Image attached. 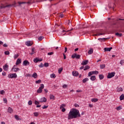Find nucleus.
Returning <instances> with one entry per match:
<instances>
[{
	"label": "nucleus",
	"instance_id": "obj_47",
	"mask_svg": "<svg viewBox=\"0 0 124 124\" xmlns=\"http://www.w3.org/2000/svg\"><path fill=\"white\" fill-rule=\"evenodd\" d=\"M39 66L40 67H44V64H43V63H41L39 65Z\"/></svg>",
	"mask_w": 124,
	"mask_h": 124
},
{
	"label": "nucleus",
	"instance_id": "obj_27",
	"mask_svg": "<svg viewBox=\"0 0 124 124\" xmlns=\"http://www.w3.org/2000/svg\"><path fill=\"white\" fill-rule=\"evenodd\" d=\"M93 48H91L88 51V54L91 55V54H93Z\"/></svg>",
	"mask_w": 124,
	"mask_h": 124
},
{
	"label": "nucleus",
	"instance_id": "obj_4",
	"mask_svg": "<svg viewBox=\"0 0 124 124\" xmlns=\"http://www.w3.org/2000/svg\"><path fill=\"white\" fill-rule=\"evenodd\" d=\"M98 74V71H91L88 74V76H92V75H97Z\"/></svg>",
	"mask_w": 124,
	"mask_h": 124
},
{
	"label": "nucleus",
	"instance_id": "obj_36",
	"mask_svg": "<svg viewBox=\"0 0 124 124\" xmlns=\"http://www.w3.org/2000/svg\"><path fill=\"white\" fill-rule=\"evenodd\" d=\"M88 69H90V66H86L85 67V68L84 69V70L85 71V70H87Z\"/></svg>",
	"mask_w": 124,
	"mask_h": 124
},
{
	"label": "nucleus",
	"instance_id": "obj_8",
	"mask_svg": "<svg viewBox=\"0 0 124 124\" xmlns=\"http://www.w3.org/2000/svg\"><path fill=\"white\" fill-rule=\"evenodd\" d=\"M112 49H113V47H105L104 48V51L105 52H110V51H111V50H112Z\"/></svg>",
	"mask_w": 124,
	"mask_h": 124
},
{
	"label": "nucleus",
	"instance_id": "obj_46",
	"mask_svg": "<svg viewBox=\"0 0 124 124\" xmlns=\"http://www.w3.org/2000/svg\"><path fill=\"white\" fill-rule=\"evenodd\" d=\"M28 104L29 105H31L32 104V101H31V100L29 101L28 102Z\"/></svg>",
	"mask_w": 124,
	"mask_h": 124
},
{
	"label": "nucleus",
	"instance_id": "obj_55",
	"mask_svg": "<svg viewBox=\"0 0 124 124\" xmlns=\"http://www.w3.org/2000/svg\"><path fill=\"white\" fill-rule=\"evenodd\" d=\"M106 38H99L98 40H105Z\"/></svg>",
	"mask_w": 124,
	"mask_h": 124
},
{
	"label": "nucleus",
	"instance_id": "obj_15",
	"mask_svg": "<svg viewBox=\"0 0 124 124\" xmlns=\"http://www.w3.org/2000/svg\"><path fill=\"white\" fill-rule=\"evenodd\" d=\"M47 99L45 97H42L40 99V102H46Z\"/></svg>",
	"mask_w": 124,
	"mask_h": 124
},
{
	"label": "nucleus",
	"instance_id": "obj_56",
	"mask_svg": "<svg viewBox=\"0 0 124 124\" xmlns=\"http://www.w3.org/2000/svg\"><path fill=\"white\" fill-rule=\"evenodd\" d=\"M2 75H3V76H5L6 75V73H5V72H3Z\"/></svg>",
	"mask_w": 124,
	"mask_h": 124
},
{
	"label": "nucleus",
	"instance_id": "obj_64",
	"mask_svg": "<svg viewBox=\"0 0 124 124\" xmlns=\"http://www.w3.org/2000/svg\"><path fill=\"white\" fill-rule=\"evenodd\" d=\"M89 107H90V108H93V105H92V104H89Z\"/></svg>",
	"mask_w": 124,
	"mask_h": 124
},
{
	"label": "nucleus",
	"instance_id": "obj_16",
	"mask_svg": "<svg viewBox=\"0 0 124 124\" xmlns=\"http://www.w3.org/2000/svg\"><path fill=\"white\" fill-rule=\"evenodd\" d=\"M21 62H22V61L21 60V59H18L16 60V65H18V64H20V63H21Z\"/></svg>",
	"mask_w": 124,
	"mask_h": 124
},
{
	"label": "nucleus",
	"instance_id": "obj_13",
	"mask_svg": "<svg viewBox=\"0 0 124 124\" xmlns=\"http://www.w3.org/2000/svg\"><path fill=\"white\" fill-rule=\"evenodd\" d=\"M73 76L77 77L79 75V73L78 71H73L72 72Z\"/></svg>",
	"mask_w": 124,
	"mask_h": 124
},
{
	"label": "nucleus",
	"instance_id": "obj_53",
	"mask_svg": "<svg viewBox=\"0 0 124 124\" xmlns=\"http://www.w3.org/2000/svg\"><path fill=\"white\" fill-rule=\"evenodd\" d=\"M59 17H60V18H63V14H61Z\"/></svg>",
	"mask_w": 124,
	"mask_h": 124
},
{
	"label": "nucleus",
	"instance_id": "obj_9",
	"mask_svg": "<svg viewBox=\"0 0 124 124\" xmlns=\"http://www.w3.org/2000/svg\"><path fill=\"white\" fill-rule=\"evenodd\" d=\"M25 44L27 46H31L33 43L31 41H27L25 43Z\"/></svg>",
	"mask_w": 124,
	"mask_h": 124
},
{
	"label": "nucleus",
	"instance_id": "obj_14",
	"mask_svg": "<svg viewBox=\"0 0 124 124\" xmlns=\"http://www.w3.org/2000/svg\"><path fill=\"white\" fill-rule=\"evenodd\" d=\"M24 3H26L27 4H31V3H32V2L31 1H29L27 3L26 2H18V4H19V5H21V4H24Z\"/></svg>",
	"mask_w": 124,
	"mask_h": 124
},
{
	"label": "nucleus",
	"instance_id": "obj_1",
	"mask_svg": "<svg viewBox=\"0 0 124 124\" xmlns=\"http://www.w3.org/2000/svg\"><path fill=\"white\" fill-rule=\"evenodd\" d=\"M81 114L79 112V110L77 109L72 108L68 114V120H72V119H76L80 118Z\"/></svg>",
	"mask_w": 124,
	"mask_h": 124
},
{
	"label": "nucleus",
	"instance_id": "obj_48",
	"mask_svg": "<svg viewBox=\"0 0 124 124\" xmlns=\"http://www.w3.org/2000/svg\"><path fill=\"white\" fill-rule=\"evenodd\" d=\"M3 101L4 102V103H7V99L6 98H4Z\"/></svg>",
	"mask_w": 124,
	"mask_h": 124
},
{
	"label": "nucleus",
	"instance_id": "obj_38",
	"mask_svg": "<svg viewBox=\"0 0 124 124\" xmlns=\"http://www.w3.org/2000/svg\"><path fill=\"white\" fill-rule=\"evenodd\" d=\"M65 107V105L62 104L60 106V109H62V108H64Z\"/></svg>",
	"mask_w": 124,
	"mask_h": 124
},
{
	"label": "nucleus",
	"instance_id": "obj_40",
	"mask_svg": "<svg viewBox=\"0 0 124 124\" xmlns=\"http://www.w3.org/2000/svg\"><path fill=\"white\" fill-rule=\"evenodd\" d=\"M35 83H36V84H39L40 83H41V80L39 79L38 80H36V81H35Z\"/></svg>",
	"mask_w": 124,
	"mask_h": 124
},
{
	"label": "nucleus",
	"instance_id": "obj_26",
	"mask_svg": "<svg viewBox=\"0 0 124 124\" xmlns=\"http://www.w3.org/2000/svg\"><path fill=\"white\" fill-rule=\"evenodd\" d=\"M8 112L9 113H12L13 112V109L9 107L8 109Z\"/></svg>",
	"mask_w": 124,
	"mask_h": 124
},
{
	"label": "nucleus",
	"instance_id": "obj_43",
	"mask_svg": "<svg viewBox=\"0 0 124 124\" xmlns=\"http://www.w3.org/2000/svg\"><path fill=\"white\" fill-rule=\"evenodd\" d=\"M43 38V36H40L38 38V40L39 41H41V40H42Z\"/></svg>",
	"mask_w": 124,
	"mask_h": 124
},
{
	"label": "nucleus",
	"instance_id": "obj_59",
	"mask_svg": "<svg viewBox=\"0 0 124 124\" xmlns=\"http://www.w3.org/2000/svg\"><path fill=\"white\" fill-rule=\"evenodd\" d=\"M37 108H40L41 107V105H38L36 106Z\"/></svg>",
	"mask_w": 124,
	"mask_h": 124
},
{
	"label": "nucleus",
	"instance_id": "obj_62",
	"mask_svg": "<svg viewBox=\"0 0 124 124\" xmlns=\"http://www.w3.org/2000/svg\"><path fill=\"white\" fill-rule=\"evenodd\" d=\"M75 106L76 107H79V105H78V104H75Z\"/></svg>",
	"mask_w": 124,
	"mask_h": 124
},
{
	"label": "nucleus",
	"instance_id": "obj_6",
	"mask_svg": "<svg viewBox=\"0 0 124 124\" xmlns=\"http://www.w3.org/2000/svg\"><path fill=\"white\" fill-rule=\"evenodd\" d=\"M12 70L14 72H17L20 70V69L19 68H17L16 65H14L12 68Z\"/></svg>",
	"mask_w": 124,
	"mask_h": 124
},
{
	"label": "nucleus",
	"instance_id": "obj_18",
	"mask_svg": "<svg viewBox=\"0 0 124 124\" xmlns=\"http://www.w3.org/2000/svg\"><path fill=\"white\" fill-rule=\"evenodd\" d=\"M10 6H15V5L13 4L12 5H7L6 6H4V5H2V6L0 7V8H5V7H9Z\"/></svg>",
	"mask_w": 124,
	"mask_h": 124
},
{
	"label": "nucleus",
	"instance_id": "obj_20",
	"mask_svg": "<svg viewBox=\"0 0 124 124\" xmlns=\"http://www.w3.org/2000/svg\"><path fill=\"white\" fill-rule=\"evenodd\" d=\"M117 92H118V93H120V92H123V88L120 87H117Z\"/></svg>",
	"mask_w": 124,
	"mask_h": 124
},
{
	"label": "nucleus",
	"instance_id": "obj_30",
	"mask_svg": "<svg viewBox=\"0 0 124 124\" xmlns=\"http://www.w3.org/2000/svg\"><path fill=\"white\" fill-rule=\"evenodd\" d=\"M99 78L100 80H102V79H103L104 78V76H103V75H99Z\"/></svg>",
	"mask_w": 124,
	"mask_h": 124
},
{
	"label": "nucleus",
	"instance_id": "obj_61",
	"mask_svg": "<svg viewBox=\"0 0 124 124\" xmlns=\"http://www.w3.org/2000/svg\"><path fill=\"white\" fill-rule=\"evenodd\" d=\"M3 47H7V45L6 44H4L3 45Z\"/></svg>",
	"mask_w": 124,
	"mask_h": 124
},
{
	"label": "nucleus",
	"instance_id": "obj_28",
	"mask_svg": "<svg viewBox=\"0 0 124 124\" xmlns=\"http://www.w3.org/2000/svg\"><path fill=\"white\" fill-rule=\"evenodd\" d=\"M89 81V78H85L83 79L82 82L83 83H85L86 82H88Z\"/></svg>",
	"mask_w": 124,
	"mask_h": 124
},
{
	"label": "nucleus",
	"instance_id": "obj_12",
	"mask_svg": "<svg viewBox=\"0 0 124 124\" xmlns=\"http://www.w3.org/2000/svg\"><path fill=\"white\" fill-rule=\"evenodd\" d=\"M88 63H89V61L85 60V61H82V62H81V65H86L88 64Z\"/></svg>",
	"mask_w": 124,
	"mask_h": 124
},
{
	"label": "nucleus",
	"instance_id": "obj_54",
	"mask_svg": "<svg viewBox=\"0 0 124 124\" xmlns=\"http://www.w3.org/2000/svg\"><path fill=\"white\" fill-rule=\"evenodd\" d=\"M117 110H121L122 109V108L121 107H118L116 108Z\"/></svg>",
	"mask_w": 124,
	"mask_h": 124
},
{
	"label": "nucleus",
	"instance_id": "obj_37",
	"mask_svg": "<svg viewBox=\"0 0 124 124\" xmlns=\"http://www.w3.org/2000/svg\"><path fill=\"white\" fill-rule=\"evenodd\" d=\"M51 78H55L56 77V75L52 74L50 75Z\"/></svg>",
	"mask_w": 124,
	"mask_h": 124
},
{
	"label": "nucleus",
	"instance_id": "obj_58",
	"mask_svg": "<svg viewBox=\"0 0 124 124\" xmlns=\"http://www.w3.org/2000/svg\"><path fill=\"white\" fill-rule=\"evenodd\" d=\"M62 112H65V108H63L62 109Z\"/></svg>",
	"mask_w": 124,
	"mask_h": 124
},
{
	"label": "nucleus",
	"instance_id": "obj_19",
	"mask_svg": "<svg viewBox=\"0 0 124 124\" xmlns=\"http://www.w3.org/2000/svg\"><path fill=\"white\" fill-rule=\"evenodd\" d=\"M96 79V78L95 76H92L91 77L90 79L91 81H95V79Z\"/></svg>",
	"mask_w": 124,
	"mask_h": 124
},
{
	"label": "nucleus",
	"instance_id": "obj_23",
	"mask_svg": "<svg viewBox=\"0 0 124 124\" xmlns=\"http://www.w3.org/2000/svg\"><path fill=\"white\" fill-rule=\"evenodd\" d=\"M92 102H97L98 101V99L97 98H92L91 99Z\"/></svg>",
	"mask_w": 124,
	"mask_h": 124
},
{
	"label": "nucleus",
	"instance_id": "obj_35",
	"mask_svg": "<svg viewBox=\"0 0 124 124\" xmlns=\"http://www.w3.org/2000/svg\"><path fill=\"white\" fill-rule=\"evenodd\" d=\"M101 69H103V68H105V64H102L100 65Z\"/></svg>",
	"mask_w": 124,
	"mask_h": 124
},
{
	"label": "nucleus",
	"instance_id": "obj_25",
	"mask_svg": "<svg viewBox=\"0 0 124 124\" xmlns=\"http://www.w3.org/2000/svg\"><path fill=\"white\" fill-rule=\"evenodd\" d=\"M31 53H30V55H33V54H34V53H35V48L34 47H33L32 48V50H31Z\"/></svg>",
	"mask_w": 124,
	"mask_h": 124
},
{
	"label": "nucleus",
	"instance_id": "obj_41",
	"mask_svg": "<svg viewBox=\"0 0 124 124\" xmlns=\"http://www.w3.org/2000/svg\"><path fill=\"white\" fill-rule=\"evenodd\" d=\"M35 117H38L39 113L38 112H34L33 113Z\"/></svg>",
	"mask_w": 124,
	"mask_h": 124
},
{
	"label": "nucleus",
	"instance_id": "obj_29",
	"mask_svg": "<svg viewBox=\"0 0 124 124\" xmlns=\"http://www.w3.org/2000/svg\"><path fill=\"white\" fill-rule=\"evenodd\" d=\"M120 100H124V94H122L120 96Z\"/></svg>",
	"mask_w": 124,
	"mask_h": 124
},
{
	"label": "nucleus",
	"instance_id": "obj_31",
	"mask_svg": "<svg viewBox=\"0 0 124 124\" xmlns=\"http://www.w3.org/2000/svg\"><path fill=\"white\" fill-rule=\"evenodd\" d=\"M50 99H53L54 100L55 99V96H54L53 94H50Z\"/></svg>",
	"mask_w": 124,
	"mask_h": 124
},
{
	"label": "nucleus",
	"instance_id": "obj_22",
	"mask_svg": "<svg viewBox=\"0 0 124 124\" xmlns=\"http://www.w3.org/2000/svg\"><path fill=\"white\" fill-rule=\"evenodd\" d=\"M42 61V59L40 60L39 59H38V58H36L33 60L34 62H41Z\"/></svg>",
	"mask_w": 124,
	"mask_h": 124
},
{
	"label": "nucleus",
	"instance_id": "obj_2",
	"mask_svg": "<svg viewBox=\"0 0 124 124\" xmlns=\"http://www.w3.org/2000/svg\"><path fill=\"white\" fill-rule=\"evenodd\" d=\"M43 89H44V84H41L40 85V87L37 90V93H42V91L43 90Z\"/></svg>",
	"mask_w": 124,
	"mask_h": 124
},
{
	"label": "nucleus",
	"instance_id": "obj_39",
	"mask_svg": "<svg viewBox=\"0 0 124 124\" xmlns=\"http://www.w3.org/2000/svg\"><path fill=\"white\" fill-rule=\"evenodd\" d=\"M62 68H60L59 70H58V72L60 74H61V73H62Z\"/></svg>",
	"mask_w": 124,
	"mask_h": 124
},
{
	"label": "nucleus",
	"instance_id": "obj_60",
	"mask_svg": "<svg viewBox=\"0 0 124 124\" xmlns=\"http://www.w3.org/2000/svg\"><path fill=\"white\" fill-rule=\"evenodd\" d=\"M120 64H122V65H123V64H124V61H120Z\"/></svg>",
	"mask_w": 124,
	"mask_h": 124
},
{
	"label": "nucleus",
	"instance_id": "obj_51",
	"mask_svg": "<svg viewBox=\"0 0 124 124\" xmlns=\"http://www.w3.org/2000/svg\"><path fill=\"white\" fill-rule=\"evenodd\" d=\"M0 94H3V93H4V91H3V90L0 91Z\"/></svg>",
	"mask_w": 124,
	"mask_h": 124
},
{
	"label": "nucleus",
	"instance_id": "obj_17",
	"mask_svg": "<svg viewBox=\"0 0 124 124\" xmlns=\"http://www.w3.org/2000/svg\"><path fill=\"white\" fill-rule=\"evenodd\" d=\"M108 6L110 8H113V9H114V8L115 7V3L109 4Z\"/></svg>",
	"mask_w": 124,
	"mask_h": 124
},
{
	"label": "nucleus",
	"instance_id": "obj_42",
	"mask_svg": "<svg viewBox=\"0 0 124 124\" xmlns=\"http://www.w3.org/2000/svg\"><path fill=\"white\" fill-rule=\"evenodd\" d=\"M4 53H5V55H9V54H10V53L8 51H5Z\"/></svg>",
	"mask_w": 124,
	"mask_h": 124
},
{
	"label": "nucleus",
	"instance_id": "obj_5",
	"mask_svg": "<svg viewBox=\"0 0 124 124\" xmlns=\"http://www.w3.org/2000/svg\"><path fill=\"white\" fill-rule=\"evenodd\" d=\"M115 72L108 73V74L107 76L108 79H110V78H113V77H114V76H115Z\"/></svg>",
	"mask_w": 124,
	"mask_h": 124
},
{
	"label": "nucleus",
	"instance_id": "obj_3",
	"mask_svg": "<svg viewBox=\"0 0 124 124\" xmlns=\"http://www.w3.org/2000/svg\"><path fill=\"white\" fill-rule=\"evenodd\" d=\"M8 78H14L15 79V78H17V74L16 73L11 74L8 75Z\"/></svg>",
	"mask_w": 124,
	"mask_h": 124
},
{
	"label": "nucleus",
	"instance_id": "obj_49",
	"mask_svg": "<svg viewBox=\"0 0 124 124\" xmlns=\"http://www.w3.org/2000/svg\"><path fill=\"white\" fill-rule=\"evenodd\" d=\"M62 87L64 89H66V88H67V85L64 84Z\"/></svg>",
	"mask_w": 124,
	"mask_h": 124
},
{
	"label": "nucleus",
	"instance_id": "obj_63",
	"mask_svg": "<svg viewBox=\"0 0 124 124\" xmlns=\"http://www.w3.org/2000/svg\"><path fill=\"white\" fill-rule=\"evenodd\" d=\"M66 52H67V48L66 47H65V48L64 53H66Z\"/></svg>",
	"mask_w": 124,
	"mask_h": 124
},
{
	"label": "nucleus",
	"instance_id": "obj_33",
	"mask_svg": "<svg viewBox=\"0 0 124 124\" xmlns=\"http://www.w3.org/2000/svg\"><path fill=\"white\" fill-rule=\"evenodd\" d=\"M18 57H19V54H15L14 56V59H16L18 58Z\"/></svg>",
	"mask_w": 124,
	"mask_h": 124
},
{
	"label": "nucleus",
	"instance_id": "obj_32",
	"mask_svg": "<svg viewBox=\"0 0 124 124\" xmlns=\"http://www.w3.org/2000/svg\"><path fill=\"white\" fill-rule=\"evenodd\" d=\"M105 34V33H99L98 32L95 35H104Z\"/></svg>",
	"mask_w": 124,
	"mask_h": 124
},
{
	"label": "nucleus",
	"instance_id": "obj_45",
	"mask_svg": "<svg viewBox=\"0 0 124 124\" xmlns=\"http://www.w3.org/2000/svg\"><path fill=\"white\" fill-rule=\"evenodd\" d=\"M53 54H54V52H48V53H47V55H48V56H52V55H53Z\"/></svg>",
	"mask_w": 124,
	"mask_h": 124
},
{
	"label": "nucleus",
	"instance_id": "obj_57",
	"mask_svg": "<svg viewBox=\"0 0 124 124\" xmlns=\"http://www.w3.org/2000/svg\"><path fill=\"white\" fill-rule=\"evenodd\" d=\"M67 23L68 24V25H70V24H71V22H70V20H68L67 22Z\"/></svg>",
	"mask_w": 124,
	"mask_h": 124
},
{
	"label": "nucleus",
	"instance_id": "obj_11",
	"mask_svg": "<svg viewBox=\"0 0 124 124\" xmlns=\"http://www.w3.org/2000/svg\"><path fill=\"white\" fill-rule=\"evenodd\" d=\"M80 56L78 54H74L72 55V58L73 59H75V58H76V59H80Z\"/></svg>",
	"mask_w": 124,
	"mask_h": 124
},
{
	"label": "nucleus",
	"instance_id": "obj_34",
	"mask_svg": "<svg viewBox=\"0 0 124 124\" xmlns=\"http://www.w3.org/2000/svg\"><path fill=\"white\" fill-rule=\"evenodd\" d=\"M44 66H45V67H48V66H49V63H48L47 62L45 63Z\"/></svg>",
	"mask_w": 124,
	"mask_h": 124
},
{
	"label": "nucleus",
	"instance_id": "obj_7",
	"mask_svg": "<svg viewBox=\"0 0 124 124\" xmlns=\"http://www.w3.org/2000/svg\"><path fill=\"white\" fill-rule=\"evenodd\" d=\"M8 67H9V66L7 65V64H6L5 65L3 66V69L4 71H8Z\"/></svg>",
	"mask_w": 124,
	"mask_h": 124
},
{
	"label": "nucleus",
	"instance_id": "obj_21",
	"mask_svg": "<svg viewBox=\"0 0 124 124\" xmlns=\"http://www.w3.org/2000/svg\"><path fill=\"white\" fill-rule=\"evenodd\" d=\"M15 118L16 119V121H21V118H20V117H19V116L17 115H15Z\"/></svg>",
	"mask_w": 124,
	"mask_h": 124
},
{
	"label": "nucleus",
	"instance_id": "obj_52",
	"mask_svg": "<svg viewBox=\"0 0 124 124\" xmlns=\"http://www.w3.org/2000/svg\"><path fill=\"white\" fill-rule=\"evenodd\" d=\"M35 104H36V105H38V104H39V102L35 101Z\"/></svg>",
	"mask_w": 124,
	"mask_h": 124
},
{
	"label": "nucleus",
	"instance_id": "obj_24",
	"mask_svg": "<svg viewBox=\"0 0 124 124\" xmlns=\"http://www.w3.org/2000/svg\"><path fill=\"white\" fill-rule=\"evenodd\" d=\"M37 73H34V74H33V75H32V77H33V78H34V79L37 78Z\"/></svg>",
	"mask_w": 124,
	"mask_h": 124
},
{
	"label": "nucleus",
	"instance_id": "obj_10",
	"mask_svg": "<svg viewBox=\"0 0 124 124\" xmlns=\"http://www.w3.org/2000/svg\"><path fill=\"white\" fill-rule=\"evenodd\" d=\"M23 65L25 66H27L28 65H30V62H29L28 61L25 60L23 62Z\"/></svg>",
	"mask_w": 124,
	"mask_h": 124
},
{
	"label": "nucleus",
	"instance_id": "obj_44",
	"mask_svg": "<svg viewBox=\"0 0 124 124\" xmlns=\"http://www.w3.org/2000/svg\"><path fill=\"white\" fill-rule=\"evenodd\" d=\"M73 30V28H72L71 30H69L67 31H65V30H63L62 32H67V31H72Z\"/></svg>",
	"mask_w": 124,
	"mask_h": 124
},
{
	"label": "nucleus",
	"instance_id": "obj_50",
	"mask_svg": "<svg viewBox=\"0 0 124 124\" xmlns=\"http://www.w3.org/2000/svg\"><path fill=\"white\" fill-rule=\"evenodd\" d=\"M48 108V106H44L42 107V108H43V109H46V108Z\"/></svg>",
	"mask_w": 124,
	"mask_h": 124
}]
</instances>
